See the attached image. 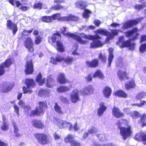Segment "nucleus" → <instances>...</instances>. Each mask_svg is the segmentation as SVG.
<instances>
[{"instance_id":"f257e3e1","label":"nucleus","mask_w":146,"mask_h":146,"mask_svg":"<svg viewBox=\"0 0 146 146\" xmlns=\"http://www.w3.org/2000/svg\"><path fill=\"white\" fill-rule=\"evenodd\" d=\"M46 102H40L38 103V106L36 108L35 110H31L29 113V111L31 110V107L29 105H26L24 107L25 111L30 116H34L35 115H38L42 113L44 111V109L46 107Z\"/></svg>"},{"instance_id":"f03ea898","label":"nucleus","mask_w":146,"mask_h":146,"mask_svg":"<svg viewBox=\"0 0 146 146\" xmlns=\"http://www.w3.org/2000/svg\"><path fill=\"white\" fill-rule=\"evenodd\" d=\"M79 35L81 37L84 38L93 40V42L90 43V47L91 48H94L101 47L103 45L102 42L98 39L100 38V37L98 34H96L94 35L87 36L84 33H80L79 34Z\"/></svg>"},{"instance_id":"7ed1b4c3","label":"nucleus","mask_w":146,"mask_h":146,"mask_svg":"<svg viewBox=\"0 0 146 146\" xmlns=\"http://www.w3.org/2000/svg\"><path fill=\"white\" fill-rule=\"evenodd\" d=\"M61 14L60 13H57L53 15L52 16H51L52 18V21L53 20H55L58 19L61 21H77L79 19L78 17L70 14L67 16L60 17Z\"/></svg>"},{"instance_id":"20e7f679","label":"nucleus","mask_w":146,"mask_h":146,"mask_svg":"<svg viewBox=\"0 0 146 146\" xmlns=\"http://www.w3.org/2000/svg\"><path fill=\"white\" fill-rule=\"evenodd\" d=\"M123 121H126V120H121L117 123L119 128L120 129V133L121 135L122 136L123 139L125 140L129 137L130 136L132 133L131 127L130 126L127 127H121L120 123Z\"/></svg>"},{"instance_id":"39448f33","label":"nucleus","mask_w":146,"mask_h":146,"mask_svg":"<svg viewBox=\"0 0 146 146\" xmlns=\"http://www.w3.org/2000/svg\"><path fill=\"white\" fill-rule=\"evenodd\" d=\"M61 37L60 34L59 33H57L54 34L52 37H49L48 40L49 42H50V40H51L53 43L56 42L58 50L60 52H62L64 50V47L61 42L57 40L60 39Z\"/></svg>"},{"instance_id":"423d86ee","label":"nucleus","mask_w":146,"mask_h":146,"mask_svg":"<svg viewBox=\"0 0 146 146\" xmlns=\"http://www.w3.org/2000/svg\"><path fill=\"white\" fill-rule=\"evenodd\" d=\"M62 60H63L66 63L70 64L72 63L74 58L73 57L70 56L63 58L59 55H56L55 58L54 57H51V62L54 64H56L57 62H60Z\"/></svg>"},{"instance_id":"0eeeda50","label":"nucleus","mask_w":146,"mask_h":146,"mask_svg":"<svg viewBox=\"0 0 146 146\" xmlns=\"http://www.w3.org/2000/svg\"><path fill=\"white\" fill-rule=\"evenodd\" d=\"M118 30H112L111 31V33L108 31L106 30L103 29H98L96 31L97 33L107 36L106 40L107 42L112 38L115 35H117L118 34Z\"/></svg>"},{"instance_id":"6e6552de","label":"nucleus","mask_w":146,"mask_h":146,"mask_svg":"<svg viewBox=\"0 0 146 146\" xmlns=\"http://www.w3.org/2000/svg\"><path fill=\"white\" fill-rule=\"evenodd\" d=\"M61 33L65 36L70 37L78 41L79 43L81 44L86 43V41L82 40L81 37L71 33H70L67 32L66 28L65 27H63L61 29Z\"/></svg>"},{"instance_id":"1a4fd4ad","label":"nucleus","mask_w":146,"mask_h":146,"mask_svg":"<svg viewBox=\"0 0 146 146\" xmlns=\"http://www.w3.org/2000/svg\"><path fill=\"white\" fill-rule=\"evenodd\" d=\"M61 33L65 36L70 37L78 41L79 43L81 44L86 43V41L82 40L81 37L71 33H70L67 32L66 28L65 27H63L61 29Z\"/></svg>"},{"instance_id":"9d476101","label":"nucleus","mask_w":146,"mask_h":146,"mask_svg":"<svg viewBox=\"0 0 146 146\" xmlns=\"http://www.w3.org/2000/svg\"><path fill=\"white\" fill-rule=\"evenodd\" d=\"M117 44L120 45V47L123 48L125 47H129L130 48L131 50L134 49L135 44L133 42L132 43L129 41H125L123 36H121L119 37V41L117 42Z\"/></svg>"},{"instance_id":"9b49d317","label":"nucleus","mask_w":146,"mask_h":146,"mask_svg":"<svg viewBox=\"0 0 146 146\" xmlns=\"http://www.w3.org/2000/svg\"><path fill=\"white\" fill-rule=\"evenodd\" d=\"M34 135L38 143L40 144H46L49 142L48 137L44 134L36 133Z\"/></svg>"},{"instance_id":"f8f14e48","label":"nucleus","mask_w":146,"mask_h":146,"mask_svg":"<svg viewBox=\"0 0 146 146\" xmlns=\"http://www.w3.org/2000/svg\"><path fill=\"white\" fill-rule=\"evenodd\" d=\"M141 20V19H137L136 20H131L124 23L122 27L123 30H124L131 27L133 25L137 24Z\"/></svg>"},{"instance_id":"ddd939ff","label":"nucleus","mask_w":146,"mask_h":146,"mask_svg":"<svg viewBox=\"0 0 146 146\" xmlns=\"http://www.w3.org/2000/svg\"><path fill=\"white\" fill-rule=\"evenodd\" d=\"M138 29L136 28H134L133 29L132 31H128L125 33V35L127 37L132 36L133 35L134 36L131 40H134L137 39L139 34L136 33Z\"/></svg>"},{"instance_id":"4468645a","label":"nucleus","mask_w":146,"mask_h":146,"mask_svg":"<svg viewBox=\"0 0 146 146\" xmlns=\"http://www.w3.org/2000/svg\"><path fill=\"white\" fill-rule=\"evenodd\" d=\"M14 84L13 83L9 84L5 83L3 85L0 86L1 91L4 93H7L10 91L14 87Z\"/></svg>"},{"instance_id":"2eb2a0df","label":"nucleus","mask_w":146,"mask_h":146,"mask_svg":"<svg viewBox=\"0 0 146 146\" xmlns=\"http://www.w3.org/2000/svg\"><path fill=\"white\" fill-rule=\"evenodd\" d=\"M70 100L73 103H76L79 100V92L77 90H74L72 91L70 95Z\"/></svg>"},{"instance_id":"dca6fc26","label":"nucleus","mask_w":146,"mask_h":146,"mask_svg":"<svg viewBox=\"0 0 146 146\" xmlns=\"http://www.w3.org/2000/svg\"><path fill=\"white\" fill-rule=\"evenodd\" d=\"M6 25L8 29L9 30H12L13 34L15 35L18 30L17 25L12 23L10 20L7 21Z\"/></svg>"},{"instance_id":"f3484780","label":"nucleus","mask_w":146,"mask_h":146,"mask_svg":"<svg viewBox=\"0 0 146 146\" xmlns=\"http://www.w3.org/2000/svg\"><path fill=\"white\" fill-rule=\"evenodd\" d=\"M25 45L28 49L29 52H32L34 50L33 47V43L30 37H28L25 41Z\"/></svg>"},{"instance_id":"a211bd4d","label":"nucleus","mask_w":146,"mask_h":146,"mask_svg":"<svg viewBox=\"0 0 146 146\" xmlns=\"http://www.w3.org/2000/svg\"><path fill=\"white\" fill-rule=\"evenodd\" d=\"M33 72V66L32 64V60L27 61V65L26 66L25 72L27 74H31Z\"/></svg>"},{"instance_id":"6ab92c4d","label":"nucleus","mask_w":146,"mask_h":146,"mask_svg":"<svg viewBox=\"0 0 146 146\" xmlns=\"http://www.w3.org/2000/svg\"><path fill=\"white\" fill-rule=\"evenodd\" d=\"M112 111L113 115L116 117L121 118L124 115V114L121 112L119 108L117 107H114Z\"/></svg>"},{"instance_id":"aec40b11","label":"nucleus","mask_w":146,"mask_h":146,"mask_svg":"<svg viewBox=\"0 0 146 146\" xmlns=\"http://www.w3.org/2000/svg\"><path fill=\"white\" fill-rule=\"evenodd\" d=\"M93 90L92 86H88L85 87L82 90H81L80 92L83 95H88L92 93Z\"/></svg>"},{"instance_id":"412c9836","label":"nucleus","mask_w":146,"mask_h":146,"mask_svg":"<svg viewBox=\"0 0 146 146\" xmlns=\"http://www.w3.org/2000/svg\"><path fill=\"white\" fill-rule=\"evenodd\" d=\"M135 139L138 141H142L144 144L146 145V135L144 133L137 134Z\"/></svg>"},{"instance_id":"4be33fe9","label":"nucleus","mask_w":146,"mask_h":146,"mask_svg":"<svg viewBox=\"0 0 146 146\" xmlns=\"http://www.w3.org/2000/svg\"><path fill=\"white\" fill-rule=\"evenodd\" d=\"M58 82L60 84H64L68 82V81L66 78L64 73H60L58 76Z\"/></svg>"},{"instance_id":"5701e85b","label":"nucleus","mask_w":146,"mask_h":146,"mask_svg":"<svg viewBox=\"0 0 146 146\" xmlns=\"http://www.w3.org/2000/svg\"><path fill=\"white\" fill-rule=\"evenodd\" d=\"M106 108L107 107L105 105L104 103L103 102H101L100 104V107L97 112L98 116H102Z\"/></svg>"},{"instance_id":"b1692460","label":"nucleus","mask_w":146,"mask_h":146,"mask_svg":"<svg viewBox=\"0 0 146 146\" xmlns=\"http://www.w3.org/2000/svg\"><path fill=\"white\" fill-rule=\"evenodd\" d=\"M25 83L28 88H32L35 86V84L33 79H27L25 80Z\"/></svg>"},{"instance_id":"393cba45","label":"nucleus","mask_w":146,"mask_h":146,"mask_svg":"<svg viewBox=\"0 0 146 146\" xmlns=\"http://www.w3.org/2000/svg\"><path fill=\"white\" fill-rule=\"evenodd\" d=\"M55 85V82L54 79L51 75L48 76L46 83V86L49 88H51Z\"/></svg>"},{"instance_id":"a878e982","label":"nucleus","mask_w":146,"mask_h":146,"mask_svg":"<svg viewBox=\"0 0 146 146\" xmlns=\"http://www.w3.org/2000/svg\"><path fill=\"white\" fill-rule=\"evenodd\" d=\"M32 125L35 127L38 128H42L44 127V125L39 120L35 119L32 121Z\"/></svg>"},{"instance_id":"bb28decb","label":"nucleus","mask_w":146,"mask_h":146,"mask_svg":"<svg viewBox=\"0 0 146 146\" xmlns=\"http://www.w3.org/2000/svg\"><path fill=\"white\" fill-rule=\"evenodd\" d=\"M53 122L60 129L64 128V121L56 118H54Z\"/></svg>"},{"instance_id":"cd10ccee","label":"nucleus","mask_w":146,"mask_h":146,"mask_svg":"<svg viewBox=\"0 0 146 146\" xmlns=\"http://www.w3.org/2000/svg\"><path fill=\"white\" fill-rule=\"evenodd\" d=\"M113 49L112 48H110L109 49V55L108 58V65L110 67L111 66V62L114 58V56L113 54Z\"/></svg>"},{"instance_id":"c85d7f7f","label":"nucleus","mask_w":146,"mask_h":146,"mask_svg":"<svg viewBox=\"0 0 146 146\" xmlns=\"http://www.w3.org/2000/svg\"><path fill=\"white\" fill-rule=\"evenodd\" d=\"M71 89V87L64 86H61L57 88L56 90L58 92H62L70 91Z\"/></svg>"},{"instance_id":"c756f323","label":"nucleus","mask_w":146,"mask_h":146,"mask_svg":"<svg viewBox=\"0 0 146 146\" xmlns=\"http://www.w3.org/2000/svg\"><path fill=\"white\" fill-rule=\"evenodd\" d=\"M103 92L104 96L107 98H108L111 94V90L110 87L106 86L104 89Z\"/></svg>"},{"instance_id":"7c9ffc66","label":"nucleus","mask_w":146,"mask_h":146,"mask_svg":"<svg viewBox=\"0 0 146 146\" xmlns=\"http://www.w3.org/2000/svg\"><path fill=\"white\" fill-rule=\"evenodd\" d=\"M98 61L97 59L93 60L91 62L86 61V64L89 66L92 67H94L96 66L98 64Z\"/></svg>"},{"instance_id":"2f4dec72","label":"nucleus","mask_w":146,"mask_h":146,"mask_svg":"<svg viewBox=\"0 0 146 146\" xmlns=\"http://www.w3.org/2000/svg\"><path fill=\"white\" fill-rule=\"evenodd\" d=\"M42 78V76L40 73L37 76L36 79V81L38 83L39 85L40 86H42L45 80L44 78Z\"/></svg>"},{"instance_id":"473e14b6","label":"nucleus","mask_w":146,"mask_h":146,"mask_svg":"<svg viewBox=\"0 0 146 146\" xmlns=\"http://www.w3.org/2000/svg\"><path fill=\"white\" fill-rule=\"evenodd\" d=\"M13 60L12 58H9L6 60L5 62L1 64L5 67L8 68L13 63Z\"/></svg>"},{"instance_id":"72a5a7b5","label":"nucleus","mask_w":146,"mask_h":146,"mask_svg":"<svg viewBox=\"0 0 146 146\" xmlns=\"http://www.w3.org/2000/svg\"><path fill=\"white\" fill-rule=\"evenodd\" d=\"M117 74L120 80L127 79L128 78L127 74L124 71L121 72V70H119Z\"/></svg>"},{"instance_id":"f704fd0d","label":"nucleus","mask_w":146,"mask_h":146,"mask_svg":"<svg viewBox=\"0 0 146 146\" xmlns=\"http://www.w3.org/2000/svg\"><path fill=\"white\" fill-rule=\"evenodd\" d=\"M54 110L56 112L60 115L63 114V112L60 107L58 105L57 103H55L54 106Z\"/></svg>"},{"instance_id":"c9c22d12","label":"nucleus","mask_w":146,"mask_h":146,"mask_svg":"<svg viewBox=\"0 0 146 146\" xmlns=\"http://www.w3.org/2000/svg\"><path fill=\"white\" fill-rule=\"evenodd\" d=\"M114 94L115 96L119 97L126 98L127 96V94L123 91L121 90L117 91Z\"/></svg>"},{"instance_id":"e433bc0d","label":"nucleus","mask_w":146,"mask_h":146,"mask_svg":"<svg viewBox=\"0 0 146 146\" xmlns=\"http://www.w3.org/2000/svg\"><path fill=\"white\" fill-rule=\"evenodd\" d=\"M135 86V84L133 80L127 82L125 83V88L127 89L133 88Z\"/></svg>"},{"instance_id":"4c0bfd02","label":"nucleus","mask_w":146,"mask_h":146,"mask_svg":"<svg viewBox=\"0 0 146 146\" xmlns=\"http://www.w3.org/2000/svg\"><path fill=\"white\" fill-rule=\"evenodd\" d=\"M54 2L55 3H57L58 4L56 5L52 6V9L54 10H57L63 8L62 6L60 5L59 4L61 2V1L59 0H55Z\"/></svg>"},{"instance_id":"58836bf2","label":"nucleus","mask_w":146,"mask_h":146,"mask_svg":"<svg viewBox=\"0 0 146 146\" xmlns=\"http://www.w3.org/2000/svg\"><path fill=\"white\" fill-rule=\"evenodd\" d=\"M96 77H98L101 79H103L104 77V75L102 73L101 71L98 70H97L93 75V77L94 78Z\"/></svg>"},{"instance_id":"ea45409f","label":"nucleus","mask_w":146,"mask_h":146,"mask_svg":"<svg viewBox=\"0 0 146 146\" xmlns=\"http://www.w3.org/2000/svg\"><path fill=\"white\" fill-rule=\"evenodd\" d=\"M133 118L135 119L138 118L140 116V114L136 111L131 112L129 113H128Z\"/></svg>"},{"instance_id":"a19ab883","label":"nucleus","mask_w":146,"mask_h":146,"mask_svg":"<svg viewBox=\"0 0 146 146\" xmlns=\"http://www.w3.org/2000/svg\"><path fill=\"white\" fill-rule=\"evenodd\" d=\"M73 136L71 134L68 135L65 139V141L66 142H69L70 143L74 140Z\"/></svg>"},{"instance_id":"79ce46f5","label":"nucleus","mask_w":146,"mask_h":146,"mask_svg":"<svg viewBox=\"0 0 146 146\" xmlns=\"http://www.w3.org/2000/svg\"><path fill=\"white\" fill-rule=\"evenodd\" d=\"M13 125L14 128V133L16 134L15 135V136L17 137L20 136L21 135L19 133H17L19 131V129L16 123L15 122H13Z\"/></svg>"},{"instance_id":"37998d69","label":"nucleus","mask_w":146,"mask_h":146,"mask_svg":"<svg viewBox=\"0 0 146 146\" xmlns=\"http://www.w3.org/2000/svg\"><path fill=\"white\" fill-rule=\"evenodd\" d=\"M76 6L81 9H84L86 7L85 4L82 1H80L77 2L76 4Z\"/></svg>"},{"instance_id":"c03bdc74","label":"nucleus","mask_w":146,"mask_h":146,"mask_svg":"<svg viewBox=\"0 0 146 146\" xmlns=\"http://www.w3.org/2000/svg\"><path fill=\"white\" fill-rule=\"evenodd\" d=\"M52 18L51 16H44L42 18V21L44 22L50 23L52 22Z\"/></svg>"},{"instance_id":"a18cd8bd","label":"nucleus","mask_w":146,"mask_h":146,"mask_svg":"<svg viewBox=\"0 0 146 146\" xmlns=\"http://www.w3.org/2000/svg\"><path fill=\"white\" fill-rule=\"evenodd\" d=\"M64 128L66 127H68L69 130H72V125L70 123L64 121Z\"/></svg>"},{"instance_id":"49530a36","label":"nucleus","mask_w":146,"mask_h":146,"mask_svg":"<svg viewBox=\"0 0 146 146\" xmlns=\"http://www.w3.org/2000/svg\"><path fill=\"white\" fill-rule=\"evenodd\" d=\"M91 12L88 10L85 9L83 14V17L85 18H87L89 17L90 14Z\"/></svg>"},{"instance_id":"de8ad7c7","label":"nucleus","mask_w":146,"mask_h":146,"mask_svg":"<svg viewBox=\"0 0 146 146\" xmlns=\"http://www.w3.org/2000/svg\"><path fill=\"white\" fill-rule=\"evenodd\" d=\"M31 88H27L24 86L23 88V93L24 94L28 93L31 94L33 92V91L30 89Z\"/></svg>"},{"instance_id":"09e8293b","label":"nucleus","mask_w":146,"mask_h":146,"mask_svg":"<svg viewBox=\"0 0 146 146\" xmlns=\"http://www.w3.org/2000/svg\"><path fill=\"white\" fill-rule=\"evenodd\" d=\"M146 119V114H143L141 117V121L142 123V126L143 127L144 126H146V123H145V121Z\"/></svg>"},{"instance_id":"8fccbe9b","label":"nucleus","mask_w":146,"mask_h":146,"mask_svg":"<svg viewBox=\"0 0 146 146\" xmlns=\"http://www.w3.org/2000/svg\"><path fill=\"white\" fill-rule=\"evenodd\" d=\"M78 48V44H76L73 46V50H74L72 52V54L74 55H79V54L76 52Z\"/></svg>"},{"instance_id":"3c124183","label":"nucleus","mask_w":146,"mask_h":146,"mask_svg":"<svg viewBox=\"0 0 146 146\" xmlns=\"http://www.w3.org/2000/svg\"><path fill=\"white\" fill-rule=\"evenodd\" d=\"M146 95V94L144 92H142L137 94L136 96V98L137 99H140L143 98L145 97Z\"/></svg>"},{"instance_id":"603ef678","label":"nucleus","mask_w":146,"mask_h":146,"mask_svg":"<svg viewBox=\"0 0 146 146\" xmlns=\"http://www.w3.org/2000/svg\"><path fill=\"white\" fill-rule=\"evenodd\" d=\"M8 129V125L7 122L3 123V124L1 127V129L3 131H6Z\"/></svg>"},{"instance_id":"864d4df0","label":"nucleus","mask_w":146,"mask_h":146,"mask_svg":"<svg viewBox=\"0 0 146 146\" xmlns=\"http://www.w3.org/2000/svg\"><path fill=\"white\" fill-rule=\"evenodd\" d=\"M140 51L141 52L143 53L146 51V44H142L139 48Z\"/></svg>"},{"instance_id":"5fc2aeb1","label":"nucleus","mask_w":146,"mask_h":146,"mask_svg":"<svg viewBox=\"0 0 146 146\" xmlns=\"http://www.w3.org/2000/svg\"><path fill=\"white\" fill-rule=\"evenodd\" d=\"M47 94V92L45 90L41 89L39 91L38 95L40 96L46 95Z\"/></svg>"},{"instance_id":"6e6d98bb","label":"nucleus","mask_w":146,"mask_h":146,"mask_svg":"<svg viewBox=\"0 0 146 146\" xmlns=\"http://www.w3.org/2000/svg\"><path fill=\"white\" fill-rule=\"evenodd\" d=\"M97 132V130L95 127H92L89 129L88 132L90 134L95 133Z\"/></svg>"},{"instance_id":"4d7b16f0","label":"nucleus","mask_w":146,"mask_h":146,"mask_svg":"<svg viewBox=\"0 0 146 146\" xmlns=\"http://www.w3.org/2000/svg\"><path fill=\"white\" fill-rule=\"evenodd\" d=\"M32 31V30L29 31L24 30L21 33V35L23 36H27L29 34L31 33Z\"/></svg>"},{"instance_id":"13d9d810","label":"nucleus","mask_w":146,"mask_h":146,"mask_svg":"<svg viewBox=\"0 0 146 146\" xmlns=\"http://www.w3.org/2000/svg\"><path fill=\"white\" fill-rule=\"evenodd\" d=\"M42 38L40 36H38L35 38V43L38 44L40 43L41 41Z\"/></svg>"},{"instance_id":"bf43d9fd","label":"nucleus","mask_w":146,"mask_h":146,"mask_svg":"<svg viewBox=\"0 0 146 146\" xmlns=\"http://www.w3.org/2000/svg\"><path fill=\"white\" fill-rule=\"evenodd\" d=\"M99 58L100 59H101V60L105 62L106 61V56L105 55H102V53H101L99 56Z\"/></svg>"},{"instance_id":"052dcab7","label":"nucleus","mask_w":146,"mask_h":146,"mask_svg":"<svg viewBox=\"0 0 146 146\" xmlns=\"http://www.w3.org/2000/svg\"><path fill=\"white\" fill-rule=\"evenodd\" d=\"M97 136L99 138V139L101 141H104L106 139L105 135L104 134H102L98 135Z\"/></svg>"},{"instance_id":"680f3d73","label":"nucleus","mask_w":146,"mask_h":146,"mask_svg":"<svg viewBox=\"0 0 146 146\" xmlns=\"http://www.w3.org/2000/svg\"><path fill=\"white\" fill-rule=\"evenodd\" d=\"M146 103V102L145 101L143 100L141 101V103L140 104H132V105L133 106H137L138 107H141L143 106Z\"/></svg>"},{"instance_id":"e2e57ef3","label":"nucleus","mask_w":146,"mask_h":146,"mask_svg":"<svg viewBox=\"0 0 146 146\" xmlns=\"http://www.w3.org/2000/svg\"><path fill=\"white\" fill-rule=\"evenodd\" d=\"M5 68L1 64L0 65V76L3 75L5 71Z\"/></svg>"},{"instance_id":"0e129e2a","label":"nucleus","mask_w":146,"mask_h":146,"mask_svg":"<svg viewBox=\"0 0 146 146\" xmlns=\"http://www.w3.org/2000/svg\"><path fill=\"white\" fill-rule=\"evenodd\" d=\"M145 5L144 4L141 5L137 4L135 6V7L136 9H138L139 10L145 7Z\"/></svg>"},{"instance_id":"69168bd1","label":"nucleus","mask_w":146,"mask_h":146,"mask_svg":"<svg viewBox=\"0 0 146 146\" xmlns=\"http://www.w3.org/2000/svg\"><path fill=\"white\" fill-rule=\"evenodd\" d=\"M71 146H80V144L78 142L74 140L70 143Z\"/></svg>"},{"instance_id":"338daca9","label":"nucleus","mask_w":146,"mask_h":146,"mask_svg":"<svg viewBox=\"0 0 146 146\" xmlns=\"http://www.w3.org/2000/svg\"><path fill=\"white\" fill-rule=\"evenodd\" d=\"M14 111L17 115H19V108L18 106L16 105H14Z\"/></svg>"},{"instance_id":"774afa93","label":"nucleus","mask_w":146,"mask_h":146,"mask_svg":"<svg viewBox=\"0 0 146 146\" xmlns=\"http://www.w3.org/2000/svg\"><path fill=\"white\" fill-rule=\"evenodd\" d=\"M18 104L19 106L23 108L25 105L24 102L22 100H20L18 102Z\"/></svg>"}]
</instances>
